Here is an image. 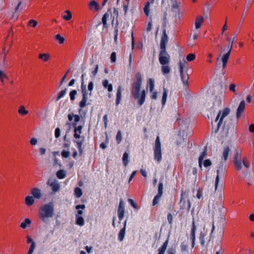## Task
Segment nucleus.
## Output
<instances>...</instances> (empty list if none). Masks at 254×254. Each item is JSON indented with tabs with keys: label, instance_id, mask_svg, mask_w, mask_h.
<instances>
[{
	"label": "nucleus",
	"instance_id": "nucleus-26",
	"mask_svg": "<svg viewBox=\"0 0 254 254\" xmlns=\"http://www.w3.org/2000/svg\"><path fill=\"white\" fill-rule=\"evenodd\" d=\"M167 94H168V90L163 87V93L162 95V105L163 106H164L165 104L167 97Z\"/></svg>",
	"mask_w": 254,
	"mask_h": 254
},
{
	"label": "nucleus",
	"instance_id": "nucleus-11",
	"mask_svg": "<svg viewBox=\"0 0 254 254\" xmlns=\"http://www.w3.org/2000/svg\"><path fill=\"white\" fill-rule=\"evenodd\" d=\"M47 184L51 187V189L53 191L57 192L59 190L60 185L57 180H55L51 182L50 180H49L48 181Z\"/></svg>",
	"mask_w": 254,
	"mask_h": 254
},
{
	"label": "nucleus",
	"instance_id": "nucleus-30",
	"mask_svg": "<svg viewBox=\"0 0 254 254\" xmlns=\"http://www.w3.org/2000/svg\"><path fill=\"white\" fill-rule=\"evenodd\" d=\"M163 179L160 180V182L158 185V193L157 195L162 196L163 194Z\"/></svg>",
	"mask_w": 254,
	"mask_h": 254
},
{
	"label": "nucleus",
	"instance_id": "nucleus-38",
	"mask_svg": "<svg viewBox=\"0 0 254 254\" xmlns=\"http://www.w3.org/2000/svg\"><path fill=\"white\" fill-rule=\"evenodd\" d=\"M109 14L106 13L102 17V22L103 24L104 27H106L107 26V19L109 17Z\"/></svg>",
	"mask_w": 254,
	"mask_h": 254
},
{
	"label": "nucleus",
	"instance_id": "nucleus-25",
	"mask_svg": "<svg viewBox=\"0 0 254 254\" xmlns=\"http://www.w3.org/2000/svg\"><path fill=\"white\" fill-rule=\"evenodd\" d=\"M235 38V36H234L233 38H227V40L228 41V48L229 49L228 52H230V53L231 52Z\"/></svg>",
	"mask_w": 254,
	"mask_h": 254
},
{
	"label": "nucleus",
	"instance_id": "nucleus-20",
	"mask_svg": "<svg viewBox=\"0 0 254 254\" xmlns=\"http://www.w3.org/2000/svg\"><path fill=\"white\" fill-rule=\"evenodd\" d=\"M169 243V240L167 239L163 244L162 246L158 250V254H164L165 252L167 249L168 244Z\"/></svg>",
	"mask_w": 254,
	"mask_h": 254
},
{
	"label": "nucleus",
	"instance_id": "nucleus-2",
	"mask_svg": "<svg viewBox=\"0 0 254 254\" xmlns=\"http://www.w3.org/2000/svg\"><path fill=\"white\" fill-rule=\"evenodd\" d=\"M54 215V205L51 202L43 205L39 209V218L45 224H49V218H52Z\"/></svg>",
	"mask_w": 254,
	"mask_h": 254
},
{
	"label": "nucleus",
	"instance_id": "nucleus-24",
	"mask_svg": "<svg viewBox=\"0 0 254 254\" xmlns=\"http://www.w3.org/2000/svg\"><path fill=\"white\" fill-rule=\"evenodd\" d=\"M76 224L79 226H82L84 224V220L82 216L76 215Z\"/></svg>",
	"mask_w": 254,
	"mask_h": 254
},
{
	"label": "nucleus",
	"instance_id": "nucleus-22",
	"mask_svg": "<svg viewBox=\"0 0 254 254\" xmlns=\"http://www.w3.org/2000/svg\"><path fill=\"white\" fill-rule=\"evenodd\" d=\"M25 201L26 204L28 206H31L34 203V199L31 196H27L25 198Z\"/></svg>",
	"mask_w": 254,
	"mask_h": 254
},
{
	"label": "nucleus",
	"instance_id": "nucleus-18",
	"mask_svg": "<svg viewBox=\"0 0 254 254\" xmlns=\"http://www.w3.org/2000/svg\"><path fill=\"white\" fill-rule=\"evenodd\" d=\"M181 79L183 84L185 85H187L188 84V81L189 79V75L187 72H184L182 71V72H180Z\"/></svg>",
	"mask_w": 254,
	"mask_h": 254
},
{
	"label": "nucleus",
	"instance_id": "nucleus-47",
	"mask_svg": "<svg viewBox=\"0 0 254 254\" xmlns=\"http://www.w3.org/2000/svg\"><path fill=\"white\" fill-rule=\"evenodd\" d=\"M161 197V196L157 194L154 197L152 202V205L153 206H155L158 203Z\"/></svg>",
	"mask_w": 254,
	"mask_h": 254
},
{
	"label": "nucleus",
	"instance_id": "nucleus-19",
	"mask_svg": "<svg viewBox=\"0 0 254 254\" xmlns=\"http://www.w3.org/2000/svg\"><path fill=\"white\" fill-rule=\"evenodd\" d=\"M195 226L194 221H192V227L191 230L190 237L192 239V246H194V240H195Z\"/></svg>",
	"mask_w": 254,
	"mask_h": 254
},
{
	"label": "nucleus",
	"instance_id": "nucleus-23",
	"mask_svg": "<svg viewBox=\"0 0 254 254\" xmlns=\"http://www.w3.org/2000/svg\"><path fill=\"white\" fill-rule=\"evenodd\" d=\"M38 57L43 62H47L50 59V56L49 54L43 53L40 54L38 56Z\"/></svg>",
	"mask_w": 254,
	"mask_h": 254
},
{
	"label": "nucleus",
	"instance_id": "nucleus-34",
	"mask_svg": "<svg viewBox=\"0 0 254 254\" xmlns=\"http://www.w3.org/2000/svg\"><path fill=\"white\" fill-rule=\"evenodd\" d=\"M18 112L22 116H25L28 113V111L26 110L25 107L22 105L20 106Z\"/></svg>",
	"mask_w": 254,
	"mask_h": 254
},
{
	"label": "nucleus",
	"instance_id": "nucleus-10",
	"mask_svg": "<svg viewBox=\"0 0 254 254\" xmlns=\"http://www.w3.org/2000/svg\"><path fill=\"white\" fill-rule=\"evenodd\" d=\"M168 41V37L165 30L163 31L160 41V50H166V46Z\"/></svg>",
	"mask_w": 254,
	"mask_h": 254
},
{
	"label": "nucleus",
	"instance_id": "nucleus-44",
	"mask_svg": "<svg viewBox=\"0 0 254 254\" xmlns=\"http://www.w3.org/2000/svg\"><path fill=\"white\" fill-rule=\"evenodd\" d=\"M56 39L58 41L60 44H63L64 41V38L62 37L60 34H57L55 36Z\"/></svg>",
	"mask_w": 254,
	"mask_h": 254
},
{
	"label": "nucleus",
	"instance_id": "nucleus-62",
	"mask_svg": "<svg viewBox=\"0 0 254 254\" xmlns=\"http://www.w3.org/2000/svg\"><path fill=\"white\" fill-rule=\"evenodd\" d=\"M103 121H104V123L105 127V128H106L107 126V124H108V116H107V115H105L103 116Z\"/></svg>",
	"mask_w": 254,
	"mask_h": 254
},
{
	"label": "nucleus",
	"instance_id": "nucleus-50",
	"mask_svg": "<svg viewBox=\"0 0 254 254\" xmlns=\"http://www.w3.org/2000/svg\"><path fill=\"white\" fill-rule=\"evenodd\" d=\"M195 58V55L194 54H190L187 57V60L189 61H193Z\"/></svg>",
	"mask_w": 254,
	"mask_h": 254
},
{
	"label": "nucleus",
	"instance_id": "nucleus-42",
	"mask_svg": "<svg viewBox=\"0 0 254 254\" xmlns=\"http://www.w3.org/2000/svg\"><path fill=\"white\" fill-rule=\"evenodd\" d=\"M81 90L82 95H87L86 91V85L84 84V82H81Z\"/></svg>",
	"mask_w": 254,
	"mask_h": 254
},
{
	"label": "nucleus",
	"instance_id": "nucleus-54",
	"mask_svg": "<svg viewBox=\"0 0 254 254\" xmlns=\"http://www.w3.org/2000/svg\"><path fill=\"white\" fill-rule=\"evenodd\" d=\"M111 61L112 63H115L116 61V54L115 52L112 53L111 55Z\"/></svg>",
	"mask_w": 254,
	"mask_h": 254
},
{
	"label": "nucleus",
	"instance_id": "nucleus-1",
	"mask_svg": "<svg viewBox=\"0 0 254 254\" xmlns=\"http://www.w3.org/2000/svg\"><path fill=\"white\" fill-rule=\"evenodd\" d=\"M142 83V76L140 72H137L135 75V81L134 82L131 91V94L134 98L137 100L139 105L141 106L145 101L146 92L143 90L140 95V90Z\"/></svg>",
	"mask_w": 254,
	"mask_h": 254
},
{
	"label": "nucleus",
	"instance_id": "nucleus-32",
	"mask_svg": "<svg viewBox=\"0 0 254 254\" xmlns=\"http://www.w3.org/2000/svg\"><path fill=\"white\" fill-rule=\"evenodd\" d=\"M234 163L235 167L237 170H240L242 169V160H234Z\"/></svg>",
	"mask_w": 254,
	"mask_h": 254
},
{
	"label": "nucleus",
	"instance_id": "nucleus-5",
	"mask_svg": "<svg viewBox=\"0 0 254 254\" xmlns=\"http://www.w3.org/2000/svg\"><path fill=\"white\" fill-rule=\"evenodd\" d=\"M230 111V110L229 108H225L223 109V110L222 111H220L219 112V113L217 116V117L215 119V122H216L218 121V120L220 116H221V117L220 118L219 122L217 124V129L215 131V132H217L219 130V129L220 127V126L221 125V124L223 122V120L224 118L229 115Z\"/></svg>",
	"mask_w": 254,
	"mask_h": 254
},
{
	"label": "nucleus",
	"instance_id": "nucleus-33",
	"mask_svg": "<svg viewBox=\"0 0 254 254\" xmlns=\"http://www.w3.org/2000/svg\"><path fill=\"white\" fill-rule=\"evenodd\" d=\"M206 149L205 148V150L203 151V152L199 157V158H198V164H199V166L200 167H201L202 160H203V158H204V157L205 156V155H206Z\"/></svg>",
	"mask_w": 254,
	"mask_h": 254
},
{
	"label": "nucleus",
	"instance_id": "nucleus-35",
	"mask_svg": "<svg viewBox=\"0 0 254 254\" xmlns=\"http://www.w3.org/2000/svg\"><path fill=\"white\" fill-rule=\"evenodd\" d=\"M57 176L59 179H64L65 177V172L63 170H60L57 172Z\"/></svg>",
	"mask_w": 254,
	"mask_h": 254
},
{
	"label": "nucleus",
	"instance_id": "nucleus-12",
	"mask_svg": "<svg viewBox=\"0 0 254 254\" xmlns=\"http://www.w3.org/2000/svg\"><path fill=\"white\" fill-rule=\"evenodd\" d=\"M245 108V102L244 101H242L239 105L236 113V117L239 119L242 115L243 112L244 111Z\"/></svg>",
	"mask_w": 254,
	"mask_h": 254
},
{
	"label": "nucleus",
	"instance_id": "nucleus-40",
	"mask_svg": "<svg viewBox=\"0 0 254 254\" xmlns=\"http://www.w3.org/2000/svg\"><path fill=\"white\" fill-rule=\"evenodd\" d=\"M74 193L77 198H79L82 194V192L81 189L79 188H75L74 189Z\"/></svg>",
	"mask_w": 254,
	"mask_h": 254
},
{
	"label": "nucleus",
	"instance_id": "nucleus-64",
	"mask_svg": "<svg viewBox=\"0 0 254 254\" xmlns=\"http://www.w3.org/2000/svg\"><path fill=\"white\" fill-rule=\"evenodd\" d=\"M37 143V139L35 138H32L30 140V144L32 145H35Z\"/></svg>",
	"mask_w": 254,
	"mask_h": 254
},
{
	"label": "nucleus",
	"instance_id": "nucleus-53",
	"mask_svg": "<svg viewBox=\"0 0 254 254\" xmlns=\"http://www.w3.org/2000/svg\"><path fill=\"white\" fill-rule=\"evenodd\" d=\"M29 25H31L32 27H35L37 25V22L34 19H31L28 22Z\"/></svg>",
	"mask_w": 254,
	"mask_h": 254
},
{
	"label": "nucleus",
	"instance_id": "nucleus-48",
	"mask_svg": "<svg viewBox=\"0 0 254 254\" xmlns=\"http://www.w3.org/2000/svg\"><path fill=\"white\" fill-rule=\"evenodd\" d=\"M77 94L76 90H73L69 93L70 99L71 101H73L75 99V96Z\"/></svg>",
	"mask_w": 254,
	"mask_h": 254
},
{
	"label": "nucleus",
	"instance_id": "nucleus-31",
	"mask_svg": "<svg viewBox=\"0 0 254 254\" xmlns=\"http://www.w3.org/2000/svg\"><path fill=\"white\" fill-rule=\"evenodd\" d=\"M31 223V221L29 218H26L24 222H22L20 224V227L22 229H26L27 226Z\"/></svg>",
	"mask_w": 254,
	"mask_h": 254
},
{
	"label": "nucleus",
	"instance_id": "nucleus-57",
	"mask_svg": "<svg viewBox=\"0 0 254 254\" xmlns=\"http://www.w3.org/2000/svg\"><path fill=\"white\" fill-rule=\"evenodd\" d=\"M98 65L96 64L95 65L94 69L91 72V74H92L91 76H93V77H94L96 75V74L98 72Z\"/></svg>",
	"mask_w": 254,
	"mask_h": 254
},
{
	"label": "nucleus",
	"instance_id": "nucleus-29",
	"mask_svg": "<svg viewBox=\"0 0 254 254\" xmlns=\"http://www.w3.org/2000/svg\"><path fill=\"white\" fill-rule=\"evenodd\" d=\"M126 233L125 228H122L118 234V239L120 242H122L125 237Z\"/></svg>",
	"mask_w": 254,
	"mask_h": 254
},
{
	"label": "nucleus",
	"instance_id": "nucleus-14",
	"mask_svg": "<svg viewBox=\"0 0 254 254\" xmlns=\"http://www.w3.org/2000/svg\"><path fill=\"white\" fill-rule=\"evenodd\" d=\"M123 90L121 86H119L118 87L116 93V104L118 106L122 99V91Z\"/></svg>",
	"mask_w": 254,
	"mask_h": 254
},
{
	"label": "nucleus",
	"instance_id": "nucleus-27",
	"mask_svg": "<svg viewBox=\"0 0 254 254\" xmlns=\"http://www.w3.org/2000/svg\"><path fill=\"white\" fill-rule=\"evenodd\" d=\"M161 70L163 74H166L170 72L171 68L168 64L162 65Z\"/></svg>",
	"mask_w": 254,
	"mask_h": 254
},
{
	"label": "nucleus",
	"instance_id": "nucleus-13",
	"mask_svg": "<svg viewBox=\"0 0 254 254\" xmlns=\"http://www.w3.org/2000/svg\"><path fill=\"white\" fill-rule=\"evenodd\" d=\"M31 194L36 199H40L42 197L41 191L38 188H33L32 190Z\"/></svg>",
	"mask_w": 254,
	"mask_h": 254
},
{
	"label": "nucleus",
	"instance_id": "nucleus-9",
	"mask_svg": "<svg viewBox=\"0 0 254 254\" xmlns=\"http://www.w3.org/2000/svg\"><path fill=\"white\" fill-rule=\"evenodd\" d=\"M217 176L215 181V189H217L219 181V178H223L224 175V169L222 167H219V169L217 170Z\"/></svg>",
	"mask_w": 254,
	"mask_h": 254
},
{
	"label": "nucleus",
	"instance_id": "nucleus-55",
	"mask_svg": "<svg viewBox=\"0 0 254 254\" xmlns=\"http://www.w3.org/2000/svg\"><path fill=\"white\" fill-rule=\"evenodd\" d=\"M211 162L209 159H206L204 160L203 163V165L205 167H207L208 166H211Z\"/></svg>",
	"mask_w": 254,
	"mask_h": 254
},
{
	"label": "nucleus",
	"instance_id": "nucleus-51",
	"mask_svg": "<svg viewBox=\"0 0 254 254\" xmlns=\"http://www.w3.org/2000/svg\"><path fill=\"white\" fill-rule=\"evenodd\" d=\"M243 165H244V166L246 167V168H250V164L246 158H244L243 159Z\"/></svg>",
	"mask_w": 254,
	"mask_h": 254
},
{
	"label": "nucleus",
	"instance_id": "nucleus-46",
	"mask_svg": "<svg viewBox=\"0 0 254 254\" xmlns=\"http://www.w3.org/2000/svg\"><path fill=\"white\" fill-rule=\"evenodd\" d=\"M180 247L181 251L182 252H186L188 251V244L185 242L182 243Z\"/></svg>",
	"mask_w": 254,
	"mask_h": 254
},
{
	"label": "nucleus",
	"instance_id": "nucleus-17",
	"mask_svg": "<svg viewBox=\"0 0 254 254\" xmlns=\"http://www.w3.org/2000/svg\"><path fill=\"white\" fill-rule=\"evenodd\" d=\"M230 151L231 148L228 146H226L224 148L222 153V158L225 161H226L227 160L228 156Z\"/></svg>",
	"mask_w": 254,
	"mask_h": 254
},
{
	"label": "nucleus",
	"instance_id": "nucleus-45",
	"mask_svg": "<svg viewBox=\"0 0 254 254\" xmlns=\"http://www.w3.org/2000/svg\"><path fill=\"white\" fill-rule=\"evenodd\" d=\"M122 139V133L121 130H118L116 135V140L118 144L121 143Z\"/></svg>",
	"mask_w": 254,
	"mask_h": 254
},
{
	"label": "nucleus",
	"instance_id": "nucleus-60",
	"mask_svg": "<svg viewBox=\"0 0 254 254\" xmlns=\"http://www.w3.org/2000/svg\"><path fill=\"white\" fill-rule=\"evenodd\" d=\"M60 133H61V130H60V128H57L55 129V135L56 138L59 137L60 136Z\"/></svg>",
	"mask_w": 254,
	"mask_h": 254
},
{
	"label": "nucleus",
	"instance_id": "nucleus-58",
	"mask_svg": "<svg viewBox=\"0 0 254 254\" xmlns=\"http://www.w3.org/2000/svg\"><path fill=\"white\" fill-rule=\"evenodd\" d=\"M128 202L130 203L131 206L132 207H133L134 208H137V206H136V204L135 203V202L132 199L129 198L128 199Z\"/></svg>",
	"mask_w": 254,
	"mask_h": 254
},
{
	"label": "nucleus",
	"instance_id": "nucleus-49",
	"mask_svg": "<svg viewBox=\"0 0 254 254\" xmlns=\"http://www.w3.org/2000/svg\"><path fill=\"white\" fill-rule=\"evenodd\" d=\"M70 154V153L69 151L63 150L61 153V155L64 158H67Z\"/></svg>",
	"mask_w": 254,
	"mask_h": 254
},
{
	"label": "nucleus",
	"instance_id": "nucleus-3",
	"mask_svg": "<svg viewBox=\"0 0 254 254\" xmlns=\"http://www.w3.org/2000/svg\"><path fill=\"white\" fill-rule=\"evenodd\" d=\"M83 128L82 126H79L75 129H74V135L73 136L75 138L74 142L77 144V147L79 150L80 154H82L83 152V148L82 145L84 140V136H80V134L82 133V129Z\"/></svg>",
	"mask_w": 254,
	"mask_h": 254
},
{
	"label": "nucleus",
	"instance_id": "nucleus-39",
	"mask_svg": "<svg viewBox=\"0 0 254 254\" xmlns=\"http://www.w3.org/2000/svg\"><path fill=\"white\" fill-rule=\"evenodd\" d=\"M187 63L184 61L183 62L180 61L179 63V69L180 72L184 71V69L186 67Z\"/></svg>",
	"mask_w": 254,
	"mask_h": 254
},
{
	"label": "nucleus",
	"instance_id": "nucleus-6",
	"mask_svg": "<svg viewBox=\"0 0 254 254\" xmlns=\"http://www.w3.org/2000/svg\"><path fill=\"white\" fill-rule=\"evenodd\" d=\"M170 56L166 50H160L159 54V61L161 64H168Z\"/></svg>",
	"mask_w": 254,
	"mask_h": 254
},
{
	"label": "nucleus",
	"instance_id": "nucleus-56",
	"mask_svg": "<svg viewBox=\"0 0 254 254\" xmlns=\"http://www.w3.org/2000/svg\"><path fill=\"white\" fill-rule=\"evenodd\" d=\"M241 159V154L238 151H236L234 154V160H239Z\"/></svg>",
	"mask_w": 254,
	"mask_h": 254
},
{
	"label": "nucleus",
	"instance_id": "nucleus-59",
	"mask_svg": "<svg viewBox=\"0 0 254 254\" xmlns=\"http://www.w3.org/2000/svg\"><path fill=\"white\" fill-rule=\"evenodd\" d=\"M67 89L65 88L64 90L61 91L58 94V95L61 97H63L66 93Z\"/></svg>",
	"mask_w": 254,
	"mask_h": 254
},
{
	"label": "nucleus",
	"instance_id": "nucleus-41",
	"mask_svg": "<svg viewBox=\"0 0 254 254\" xmlns=\"http://www.w3.org/2000/svg\"><path fill=\"white\" fill-rule=\"evenodd\" d=\"M64 12L67 13V15H63V18L65 20H69L72 17L71 12L69 10H66Z\"/></svg>",
	"mask_w": 254,
	"mask_h": 254
},
{
	"label": "nucleus",
	"instance_id": "nucleus-4",
	"mask_svg": "<svg viewBox=\"0 0 254 254\" xmlns=\"http://www.w3.org/2000/svg\"><path fill=\"white\" fill-rule=\"evenodd\" d=\"M153 149L154 154V159L156 160L158 163H159L162 160V154L161 143L159 136H157L156 138L155 142V146L154 147Z\"/></svg>",
	"mask_w": 254,
	"mask_h": 254
},
{
	"label": "nucleus",
	"instance_id": "nucleus-43",
	"mask_svg": "<svg viewBox=\"0 0 254 254\" xmlns=\"http://www.w3.org/2000/svg\"><path fill=\"white\" fill-rule=\"evenodd\" d=\"M149 5H150V2H147L146 3V4L145 5V6L144 7V8H143L144 12L147 16H148L149 13Z\"/></svg>",
	"mask_w": 254,
	"mask_h": 254
},
{
	"label": "nucleus",
	"instance_id": "nucleus-21",
	"mask_svg": "<svg viewBox=\"0 0 254 254\" xmlns=\"http://www.w3.org/2000/svg\"><path fill=\"white\" fill-rule=\"evenodd\" d=\"M204 21V18L203 16H199L196 18L195 22V27L196 29H198L201 26V24Z\"/></svg>",
	"mask_w": 254,
	"mask_h": 254
},
{
	"label": "nucleus",
	"instance_id": "nucleus-16",
	"mask_svg": "<svg viewBox=\"0 0 254 254\" xmlns=\"http://www.w3.org/2000/svg\"><path fill=\"white\" fill-rule=\"evenodd\" d=\"M88 6L89 9L91 10H94L95 11H97L99 8V5L98 3L93 0L90 1Z\"/></svg>",
	"mask_w": 254,
	"mask_h": 254
},
{
	"label": "nucleus",
	"instance_id": "nucleus-28",
	"mask_svg": "<svg viewBox=\"0 0 254 254\" xmlns=\"http://www.w3.org/2000/svg\"><path fill=\"white\" fill-rule=\"evenodd\" d=\"M87 95H82V99L79 102V107L81 108H84L86 106V103L87 100Z\"/></svg>",
	"mask_w": 254,
	"mask_h": 254
},
{
	"label": "nucleus",
	"instance_id": "nucleus-7",
	"mask_svg": "<svg viewBox=\"0 0 254 254\" xmlns=\"http://www.w3.org/2000/svg\"><path fill=\"white\" fill-rule=\"evenodd\" d=\"M183 193L182 194V196L181 198L180 204L181 208L184 209H186L188 211H189L190 209L191 205L189 199H186Z\"/></svg>",
	"mask_w": 254,
	"mask_h": 254
},
{
	"label": "nucleus",
	"instance_id": "nucleus-15",
	"mask_svg": "<svg viewBox=\"0 0 254 254\" xmlns=\"http://www.w3.org/2000/svg\"><path fill=\"white\" fill-rule=\"evenodd\" d=\"M230 54L231 53H230V52H227L226 54H224L221 57V61L222 62V67L223 69H224L226 66Z\"/></svg>",
	"mask_w": 254,
	"mask_h": 254
},
{
	"label": "nucleus",
	"instance_id": "nucleus-61",
	"mask_svg": "<svg viewBox=\"0 0 254 254\" xmlns=\"http://www.w3.org/2000/svg\"><path fill=\"white\" fill-rule=\"evenodd\" d=\"M167 219L169 223L170 224H172V221H173V216L172 215L171 213H168L167 215Z\"/></svg>",
	"mask_w": 254,
	"mask_h": 254
},
{
	"label": "nucleus",
	"instance_id": "nucleus-8",
	"mask_svg": "<svg viewBox=\"0 0 254 254\" xmlns=\"http://www.w3.org/2000/svg\"><path fill=\"white\" fill-rule=\"evenodd\" d=\"M117 212L118 216L120 220L119 223H120V221H121L124 218L125 214V207L123 200H120V201Z\"/></svg>",
	"mask_w": 254,
	"mask_h": 254
},
{
	"label": "nucleus",
	"instance_id": "nucleus-63",
	"mask_svg": "<svg viewBox=\"0 0 254 254\" xmlns=\"http://www.w3.org/2000/svg\"><path fill=\"white\" fill-rule=\"evenodd\" d=\"M176 250L175 248H171L168 249L167 254H175Z\"/></svg>",
	"mask_w": 254,
	"mask_h": 254
},
{
	"label": "nucleus",
	"instance_id": "nucleus-52",
	"mask_svg": "<svg viewBox=\"0 0 254 254\" xmlns=\"http://www.w3.org/2000/svg\"><path fill=\"white\" fill-rule=\"evenodd\" d=\"M93 89V82L92 81H91L89 83L88 85V90L90 92L89 93V95H91V91H92Z\"/></svg>",
	"mask_w": 254,
	"mask_h": 254
},
{
	"label": "nucleus",
	"instance_id": "nucleus-36",
	"mask_svg": "<svg viewBox=\"0 0 254 254\" xmlns=\"http://www.w3.org/2000/svg\"><path fill=\"white\" fill-rule=\"evenodd\" d=\"M149 84V91L152 92L154 88V80L152 78H149L148 81Z\"/></svg>",
	"mask_w": 254,
	"mask_h": 254
},
{
	"label": "nucleus",
	"instance_id": "nucleus-37",
	"mask_svg": "<svg viewBox=\"0 0 254 254\" xmlns=\"http://www.w3.org/2000/svg\"><path fill=\"white\" fill-rule=\"evenodd\" d=\"M128 153L127 152L124 153L123 154V156L122 159H123V164L125 166H126L128 164Z\"/></svg>",
	"mask_w": 254,
	"mask_h": 254
}]
</instances>
